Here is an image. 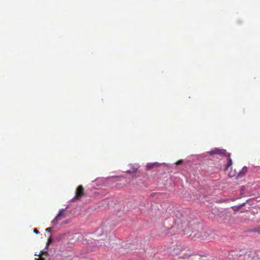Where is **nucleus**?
<instances>
[{
	"label": "nucleus",
	"mask_w": 260,
	"mask_h": 260,
	"mask_svg": "<svg viewBox=\"0 0 260 260\" xmlns=\"http://www.w3.org/2000/svg\"><path fill=\"white\" fill-rule=\"evenodd\" d=\"M99 179V178H96L95 180L92 181V182H95Z\"/></svg>",
	"instance_id": "19"
},
{
	"label": "nucleus",
	"mask_w": 260,
	"mask_h": 260,
	"mask_svg": "<svg viewBox=\"0 0 260 260\" xmlns=\"http://www.w3.org/2000/svg\"><path fill=\"white\" fill-rule=\"evenodd\" d=\"M139 167L140 166L138 164H134V165L132 166V168L126 171V172L130 174L136 173Z\"/></svg>",
	"instance_id": "7"
},
{
	"label": "nucleus",
	"mask_w": 260,
	"mask_h": 260,
	"mask_svg": "<svg viewBox=\"0 0 260 260\" xmlns=\"http://www.w3.org/2000/svg\"><path fill=\"white\" fill-rule=\"evenodd\" d=\"M66 208L61 209L59 210L57 215L53 219V220L51 221L52 226H54L58 223V220H59L60 219V216H61L62 215V214L66 210Z\"/></svg>",
	"instance_id": "5"
},
{
	"label": "nucleus",
	"mask_w": 260,
	"mask_h": 260,
	"mask_svg": "<svg viewBox=\"0 0 260 260\" xmlns=\"http://www.w3.org/2000/svg\"><path fill=\"white\" fill-rule=\"evenodd\" d=\"M52 242V240L49 238L48 239V242H47V244H49V243H51Z\"/></svg>",
	"instance_id": "15"
},
{
	"label": "nucleus",
	"mask_w": 260,
	"mask_h": 260,
	"mask_svg": "<svg viewBox=\"0 0 260 260\" xmlns=\"http://www.w3.org/2000/svg\"><path fill=\"white\" fill-rule=\"evenodd\" d=\"M190 255H191L190 253H184L183 257L184 258H186L187 257H188Z\"/></svg>",
	"instance_id": "13"
},
{
	"label": "nucleus",
	"mask_w": 260,
	"mask_h": 260,
	"mask_svg": "<svg viewBox=\"0 0 260 260\" xmlns=\"http://www.w3.org/2000/svg\"><path fill=\"white\" fill-rule=\"evenodd\" d=\"M245 260H254L256 256V252L253 250H250L245 252Z\"/></svg>",
	"instance_id": "4"
},
{
	"label": "nucleus",
	"mask_w": 260,
	"mask_h": 260,
	"mask_svg": "<svg viewBox=\"0 0 260 260\" xmlns=\"http://www.w3.org/2000/svg\"><path fill=\"white\" fill-rule=\"evenodd\" d=\"M182 248H181V249H180V248L178 247V246H177V248L175 249L174 252H173V254H176V255L180 254L179 251H182Z\"/></svg>",
	"instance_id": "10"
},
{
	"label": "nucleus",
	"mask_w": 260,
	"mask_h": 260,
	"mask_svg": "<svg viewBox=\"0 0 260 260\" xmlns=\"http://www.w3.org/2000/svg\"><path fill=\"white\" fill-rule=\"evenodd\" d=\"M253 232H256L260 234V227H257L253 229L252 231Z\"/></svg>",
	"instance_id": "12"
},
{
	"label": "nucleus",
	"mask_w": 260,
	"mask_h": 260,
	"mask_svg": "<svg viewBox=\"0 0 260 260\" xmlns=\"http://www.w3.org/2000/svg\"><path fill=\"white\" fill-rule=\"evenodd\" d=\"M229 257L234 260H245L244 251H231L229 254Z\"/></svg>",
	"instance_id": "2"
},
{
	"label": "nucleus",
	"mask_w": 260,
	"mask_h": 260,
	"mask_svg": "<svg viewBox=\"0 0 260 260\" xmlns=\"http://www.w3.org/2000/svg\"><path fill=\"white\" fill-rule=\"evenodd\" d=\"M45 231L46 232L51 233V228H47V229H46Z\"/></svg>",
	"instance_id": "14"
},
{
	"label": "nucleus",
	"mask_w": 260,
	"mask_h": 260,
	"mask_svg": "<svg viewBox=\"0 0 260 260\" xmlns=\"http://www.w3.org/2000/svg\"><path fill=\"white\" fill-rule=\"evenodd\" d=\"M83 190L84 188L83 186L81 185H79L76 189L75 196L72 199L71 201L75 202L76 200H80L83 195Z\"/></svg>",
	"instance_id": "3"
},
{
	"label": "nucleus",
	"mask_w": 260,
	"mask_h": 260,
	"mask_svg": "<svg viewBox=\"0 0 260 260\" xmlns=\"http://www.w3.org/2000/svg\"><path fill=\"white\" fill-rule=\"evenodd\" d=\"M183 161L182 159H180V160H177L176 162L180 163V162H183Z\"/></svg>",
	"instance_id": "17"
},
{
	"label": "nucleus",
	"mask_w": 260,
	"mask_h": 260,
	"mask_svg": "<svg viewBox=\"0 0 260 260\" xmlns=\"http://www.w3.org/2000/svg\"><path fill=\"white\" fill-rule=\"evenodd\" d=\"M160 164H148L146 167L148 169H150L154 167H158Z\"/></svg>",
	"instance_id": "8"
},
{
	"label": "nucleus",
	"mask_w": 260,
	"mask_h": 260,
	"mask_svg": "<svg viewBox=\"0 0 260 260\" xmlns=\"http://www.w3.org/2000/svg\"><path fill=\"white\" fill-rule=\"evenodd\" d=\"M233 164H231V163H229V164H227V166H226V169L229 167L230 166H231Z\"/></svg>",
	"instance_id": "18"
},
{
	"label": "nucleus",
	"mask_w": 260,
	"mask_h": 260,
	"mask_svg": "<svg viewBox=\"0 0 260 260\" xmlns=\"http://www.w3.org/2000/svg\"><path fill=\"white\" fill-rule=\"evenodd\" d=\"M246 204V203H243L242 204H241L240 205H239L237 207L236 206H234V207H233L232 208H237V209H240L241 208H242V207L244 206Z\"/></svg>",
	"instance_id": "11"
},
{
	"label": "nucleus",
	"mask_w": 260,
	"mask_h": 260,
	"mask_svg": "<svg viewBox=\"0 0 260 260\" xmlns=\"http://www.w3.org/2000/svg\"><path fill=\"white\" fill-rule=\"evenodd\" d=\"M208 153L211 155L217 154L220 156H224L226 158L227 162H232V160L230 157V154L224 149L214 148L211 151H208Z\"/></svg>",
	"instance_id": "1"
},
{
	"label": "nucleus",
	"mask_w": 260,
	"mask_h": 260,
	"mask_svg": "<svg viewBox=\"0 0 260 260\" xmlns=\"http://www.w3.org/2000/svg\"><path fill=\"white\" fill-rule=\"evenodd\" d=\"M34 232L37 234H39V232L38 231L37 229H34Z\"/></svg>",
	"instance_id": "16"
},
{
	"label": "nucleus",
	"mask_w": 260,
	"mask_h": 260,
	"mask_svg": "<svg viewBox=\"0 0 260 260\" xmlns=\"http://www.w3.org/2000/svg\"><path fill=\"white\" fill-rule=\"evenodd\" d=\"M197 236V238H201L202 240H204L205 238H206L207 236L206 235L205 233H204V235H200L199 234H196L194 235V236Z\"/></svg>",
	"instance_id": "9"
},
{
	"label": "nucleus",
	"mask_w": 260,
	"mask_h": 260,
	"mask_svg": "<svg viewBox=\"0 0 260 260\" xmlns=\"http://www.w3.org/2000/svg\"><path fill=\"white\" fill-rule=\"evenodd\" d=\"M247 171V168L246 166H244L241 170L238 171V172H236L237 174H234V176H236V178H241L245 175Z\"/></svg>",
	"instance_id": "6"
}]
</instances>
